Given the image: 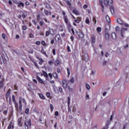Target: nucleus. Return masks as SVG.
<instances>
[{"label": "nucleus", "instance_id": "nucleus-21", "mask_svg": "<svg viewBox=\"0 0 129 129\" xmlns=\"http://www.w3.org/2000/svg\"><path fill=\"white\" fill-rule=\"evenodd\" d=\"M105 18L107 22H108V23H109V22H110V18H109V16H106Z\"/></svg>", "mask_w": 129, "mask_h": 129}, {"label": "nucleus", "instance_id": "nucleus-24", "mask_svg": "<svg viewBox=\"0 0 129 129\" xmlns=\"http://www.w3.org/2000/svg\"><path fill=\"white\" fill-rule=\"evenodd\" d=\"M43 74L44 76L45 77H46V78H47V77H48V74H47V73H46V72L43 71Z\"/></svg>", "mask_w": 129, "mask_h": 129}, {"label": "nucleus", "instance_id": "nucleus-15", "mask_svg": "<svg viewBox=\"0 0 129 129\" xmlns=\"http://www.w3.org/2000/svg\"><path fill=\"white\" fill-rule=\"evenodd\" d=\"M110 12H111V13L112 14V15H113V14H114V9H113V6H110Z\"/></svg>", "mask_w": 129, "mask_h": 129}, {"label": "nucleus", "instance_id": "nucleus-13", "mask_svg": "<svg viewBox=\"0 0 129 129\" xmlns=\"http://www.w3.org/2000/svg\"><path fill=\"white\" fill-rule=\"evenodd\" d=\"M44 13L46 15V16H49H49H51V12H49L48 11H47L46 10H44Z\"/></svg>", "mask_w": 129, "mask_h": 129}, {"label": "nucleus", "instance_id": "nucleus-3", "mask_svg": "<svg viewBox=\"0 0 129 129\" xmlns=\"http://www.w3.org/2000/svg\"><path fill=\"white\" fill-rule=\"evenodd\" d=\"M11 89H9L7 92L6 93V98L8 100V99H9V101H11Z\"/></svg>", "mask_w": 129, "mask_h": 129}, {"label": "nucleus", "instance_id": "nucleus-50", "mask_svg": "<svg viewBox=\"0 0 129 129\" xmlns=\"http://www.w3.org/2000/svg\"><path fill=\"white\" fill-rule=\"evenodd\" d=\"M108 2L109 3V5H111V4H112V3H113L112 0H108Z\"/></svg>", "mask_w": 129, "mask_h": 129}, {"label": "nucleus", "instance_id": "nucleus-45", "mask_svg": "<svg viewBox=\"0 0 129 129\" xmlns=\"http://www.w3.org/2000/svg\"><path fill=\"white\" fill-rule=\"evenodd\" d=\"M52 53H53V55H56V50L55 49H53L52 50Z\"/></svg>", "mask_w": 129, "mask_h": 129}, {"label": "nucleus", "instance_id": "nucleus-35", "mask_svg": "<svg viewBox=\"0 0 129 129\" xmlns=\"http://www.w3.org/2000/svg\"><path fill=\"white\" fill-rule=\"evenodd\" d=\"M29 108H27L25 111V113H26V114H28L29 113Z\"/></svg>", "mask_w": 129, "mask_h": 129}, {"label": "nucleus", "instance_id": "nucleus-22", "mask_svg": "<svg viewBox=\"0 0 129 129\" xmlns=\"http://www.w3.org/2000/svg\"><path fill=\"white\" fill-rule=\"evenodd\" d=\"M86 87L87 89H88V90H90V89L91 88L90 87V86H89V85L87 83H86Z\"/></svg>", "mask_w": 129, "mask_h": 129}, {"label": "nucleus", "instance_id": "nucleus-29", "mask_svg": "<svg viewBox=\"0 0 129 129\" xmlns=\"http://www.w3.org/2000/svg\"><path fill=\"white\" fill-rule=\"evenodd\" d=\"M67 72H68V77H69V75H70V69H69V68H67Z\"/></svg>", "mask_w": 129, "mask_h": 129}, {"label": "nucleus", "instance_id": "nucleus-49", "mask_svg": "<svg viewBox=\"0 0 129 129\" xmlns=\"http://www.w3.org/2000/svg\"><path fill=\"white\" fill-rule=\"evenodd\" d=\"M23 30H24V31H25V30H27V26H23L22 27Z\"/></svg>", "mask_w": 129, "mask_h": 129}, {"label": "nucleus", "instance_id": "nucleus-58", "mask_svg": "<svg viewBox=\"0 0 129 129\" xmlns=\"http://www.w3.org/2000/svg\"><path fill=\"white\" fill-rule=\"evenodd\" d=\"M126 128V124H124L123 126V129Z\"/></svg>", "mask_w": 129, "mask_h": 129}, {"label": "nucleus", "instance_id": "nucleus-56", "mask_svg": "<svg viewBox=\"0 0 129 129\" xmlns=\"http://www.w3.org/2000/svg\"><path fill=\"white\" fill-rule=\"evenodd\" d=\"M99 4L100 5V6H102V0H99Z\"/></svg>", "mask_w": 129, "mask_h": 129}, {"label": "nucleus", "instance_id": "nucleus-44", "mask_svg": "<svg viewBox=\"0 0 129 129\" xmlns=\"http://www.w3.org/2000/svg\"><path fill=\"white\" fill-rule=\"evenodd\" d=\"M123 25H124V27H126V28H128V27H129L128 24H127V23H123Z\"/></svg>", "mask_w": 129, "mask_h": 129}, {"label": "nucleus", "instance_id": "nucleus-47", "mask_svg": "<svg viewBox=\"0 0 129 129\" xmlns=\"http://www.w3.org/2000/svg\"><path fill=\"white\" fill-rule=\"evenodd\" d=\"M28 53H29L30 54L33 53V49H29L28 50Z\"/></svg>", "mask_w": 129, "mask_h": 129}, {"label": "nucleus", "instance_id": "nucleus-39", "mask_svg": "<svg viewBox=\"0 0 129 129\" xmlns=\"http://www.w3.org/2000/svg\"><path fill=\"white\" fill-rule=\"evenodd\" d=\"M73 13L75 15H77V14L78 13V12L76 10H74Z\"/></svg>", "mask_w": 129, "mask_h": 129}, {"label": "nucleus", "instance_id": "nucleus-25", "mask_svg": "<svg viewBox=\"0 0 129 129\" xmlns=\"http://www.w3.org/2000/svg\"><path fill=\"white\" fill-rule=\"evenodd\" d=\"M53 76L54 78H56V79H57V78H58V75H57V74L56 73H54L53 74Z\"/></svg>", "mask_w": 129, "mask_h": 129}, {"label": "nucleus", "instance_id": "nucleus-63", "mask_svg": "<svg viewBox=\"0 0 129 129\" xmlns=\"http://www.w3.org/2000/svg\"><path fill=\"white\" fill-rule=\"evenodd\" d=\"M44 33H43V32H42V31H41L40 32V36H44Z\"/></svg>", "mask_w": 129, "mask_h": 129}, {"label": "nucleus", "instance_id": "nucleus-17", "mask_svg": "<svg viewBox=\"0 0 129 129\" xmlns=\"http://www.w3.org/2000/svg\"><path fill=\"white\" fill-rule=\"evenodd\" d=\"M111 37L112 39H116V34H115V33L113 32L111 33Z\"/></svg>", "mask_w": 129, "mask_h": 129}, {"label": "nucleus", "instance_id": "nucleus-10", "mask_svg": "<svg viewBox=\"0 0 129 129\" xmlns=\"http://www.w3.org/2000/svg\"><path fill=\"white\" fill-rule=\"evenodd\" d=\"M109 30H110V25H109V24L106 25L105 32H106V31H108Z\"/></svg>", "mask_w": 129, "mask_h": 129}, {"label": "nucleus", "instance_id": "nucleus-5", "mask_svg": "<svg viewBox=\"0 0 129 129\" xmlns=\"http://www.w3.org/2000/svg\"><path fill=\"white\" fill-rule=\"evenodd\" d=\"M89 56H88V54L87 53H85L84 54V55L82 56V59L83 60H84V61H85V62H87L88 61V59H89Z\"/></svg>", "mask_w": 129, "mask_h": 129}, {"label": "nucleus", "instance_id": "nucleus-57", "mask_svg": "<svg viewBox=\"0 0 129 129\" xmlns=\"http://www.w3.org/2000/svg\"><path fill=\"white\" fill-rule=\"evenodd\" d=\"M36 45H40L41 44V42L39 41L36 42Z\"/></svg>", "mask_w": 129, "mask_h": 129}, {"label": "nucleus", "instance_id": "nucleus-14", "mask_svg": "<svg viewBox=\"0 0 129 129\" xmlns=\"http://www.w3.org/2000/svg\"><path fill=\"white\" fill-rule=\"evenodd\" d=\"M75 22H76L77 23L79 24L80 22H81V18L80 17H78L77 18V20H75Z\"/></svg>", "mask_w": 129, "mask_h": 129}, {"label": "nucleus", "instance_id": "nucleus-31", "mask_svg": "<svg viewBox=\"0 0 129 129\" xmlns=\"http://www.w3.org/2000/svg\"><path fill=\"white\" fill-rule=\"evenodd\" d=\"M108 124H109V120L107 121L106 124V128H108Z\"/></svg>", "mask_w": 129, "mask_h": 129}, {"label": "nucleus", "instance_id": "nucleus-53", "mask_svg": "<svg viewBox=\"0 0 129 129\" xmlns=\"http://www.w3.org/2000/svg\"><path fill=\"white\" fill-rule=\"evenodd\" d=\"M105 57H107L108 56H109V53L108 52H106L105 54Z\"/></svg>", "mask_w": 129, "mask_h": 129}, {"label": "nucleus", "instance_id": "nucleus-55", "mask_svg": "<svg viewBox=\"0 0 129 129\" xmlns=\"http://www.w3.org/2000/svg\"><path fill=\"white\" fill-rule=\"evenodd\" d=\"M102 7V11L103 13V12H104V7L103 6V5H101Z\"/></svg>", "mask_w": 129, "mask_h": 129}, {"label": "nucleus", "instance_id": "nucleus-34", "mask_svg": "<svg viewBox=\"0 0 129 129\" xmlns=\"http://www.w3.org/2000/svg\"><path fill=\"white\" fill-rule=\"evenodd\" d=\"M39 97H40V98H41L42 99H45V97H44V96H43V95L42 94H39Z\"/></svg>", "mask_w": 129, "mask_h": 129}, {"label": "nucleus", "instance_id": "nucleus-18", "mask_svg": "<svg viewBox=\"0 0 129 129\" xmlns=\"http://www.w3.org/2000/svg\"><path fill=\"white\" fill-rule=\"evenodd\" d=\"M54 64H55V66H58V65H59L60 64V61L58 59H56L55 60Z\"/></svg>", "mask_w": 129, "mask_h": 129}, {"label": "nucleus", "instance_id": "nucleus-60", "mask_svg": "<svg viewBox=\"0 0 129 129\" xmlns=\"http://www.w3.org/2000/svg\"><path fill=\"white\" fill-rule=\"evenodd\" d=\"M33 37H34V35H33L32 34H29V38H33Z\"/></svg>", "mask_w": 129, "mask_h": 129}, {"label": "nucleus", "instance_id": "nucleus-43", "mask_svg": "<svg viewBox=\"0 0 129 129\" xmlns=\"http://www.w3.org/2000/svg\"><path fill=\"white\" fill-rule=\"evenodd\" d=\"M46 36H48L50 35V32L49 31H46L45 34Z\"/></svg>", "mask_w": 129, "mask_h": 129}, {"label": "nucleus", "instance_id": "nucleus-2", "mask_svg": "<svg viewBox=\"0 0 129 129\" xmlns=\"http://www.w3.org/2000/svg\"><path fill=\"white\" fill-rule=\"evenodd\" d=\"M63 19L64 20L65 23H66L67 25L68 26V27L69 28V29H70V28L72 27V26H71V24L70 23L69 21H68V18H67V16H63Z\"/></svg>", "mask_w": 129, "mask_h": 129}, {"label": "nucleus", "instance_id": "nucleus-64", "mask_svg": "<svg viewBox=\"0 0 129 129\" xmlns=\"http://www.w3.org/2000/svg\"><path fill=\"white\" fill-rule=\"evenodd\" d=\"M60 69L58 68V69H57V73H60Z\"/></svg>", "mask_w": 129, "mask_h": 129}, {"label": "nucleus", "instance_id": "nucleus-62", "mask_svg": "<svg viewBox=\"0 0 129 129\" xmlns=\"http://www.w3.org/2000/svg\"><path fill=\"white\" fill-rule=\"evenodd\" d=\"M46 96H47V97H50V93L47 92L46 93Z\"/></svg>", "mask_w": 129, "mask_h": 129}, {"label": "nucleus", "instance_id": "nucleus-30", "mask_svg": "<svg viewBox=\"0 0 129 129\" xmlns=\"http://www.w3.org/2000/svg\"><path fill=\"white\" fill-rule=\"evenodd\" d=\"M39 60H40V62H39V64H40V65H42L43 64V62H44V60H43L41 58H40Z\"/></svg>", "mask_w": 129, "mask_h": 129}, {"label": "nucleus", "instance_id": "nucleus-40", "mask_svg": "<svg viewBox=\"0 0 129 129\" xmlns=\"http://www.w3.org/2000/svg\"><path fill=\"white\" fill-rule=\"evenodd\" d=\"M97 32H101V28H100V27H98V28H97Z\"/></svg>", "mask_w": 129, "mask_h": 129}, {"label": "nucleus", "instance_id": "nucleus-23", "mask_svg": "<svg viewBox=\"0 0 129 129\" xmlns=\"http://www.w3.org/2000/svg\"><path fill=\"white\" fill-rule=\"evenodd\" d=\"M92 43H95V36H92L91 38Z\"/></svg>", "mask_w": 129, "mask_h": 129}, {"label": "nucleus", "instance_id": "nucleus-48", "mask_svg": "<svg viewBox=\"0 0 129 129\" xmlns=\"http://www.w3.org/2000/svg\"><path fill=\"white\" fill-rule=\"evenodd\" d=\"M50 109H51V110H53V109H54V107H53V105H52V104H51L50 105Z\"/></svg>", "mask_w": 129, "mask_h": 129}, {"label": "nucleus", "instance_id": "nucleus-46", "mask_svg": "<svg viewBox=\"0 0 129 129\" xmlns=\"http://www.w3.org/2000/svg\"><path fill=\"white\" fill-rule=\"evenodd\" d=\"M41 44H42V45H43V46H46V42H45L44 41H42L41 42Z\"/></svg>", "mask_w": 129, "mask_h": 129}, {"label": "nucleus", "instance_id": "nucleus-20", "mask_svg": "<svg viewBox=\"0 0 129 129\" xmlns=\"http://www.w3.org/2000/svg\"><path fill=\"white\" fill-rule=\"evenodd\" d=\"M49 32L50 33V35H54V30H53V29H49Z\"/></svg>", "mask_w": 129, "mask_h": 129}, {"label": "nucleus", "instance_id": "nucleus-27", "mask_svg": "<svg viewBox=\"0 0 129 129\" xmlns=\"http://www.w3.org/2000/svg\"><path fill=\"white\" fill-rule=\"evenodd\" d=\"M69 82H71V83H74V78L72 77L71 79L70 80Z\"/></svg>", "mask_w": 129, "mask_h": 129}, {"label": "nucleus", "instance_id": "nucleus-6", "mask_svg": "<svg viewBox=\"0 0 129 129\" xmlns=\"http://www.w3.org/2000/svg\"><path fill=\"white\" fill-rule=\"evenodd\" d=\"M62 83L63 88H67L68 85L67 84V81L66 80H62Z\"/></svg>", "mask_w": 129, "mask_h": 129}, {"label": "nucleus", "instance_id": "nucleus-28", "mask_svg": "<svg viewBox=\"0 0 129 129\" xmlns=\"http://www.w3.org/2000/svg\"><path fill=\"white\" fill-rule=\"evenodd\" d=\"M86 23V24H89V23L90 22V21H89V19L88 18V17H87L86 18V20H85Z\"/></svg>", "mask_w": 129, "mask_h": 129}, {"label": "nucleus", "instance_id": "nucleus-38", "mask_svg": "<svg viewBox=\"0 0 129 129\" xmlns=\"http://www.w3.org/2000/svg\"><path fill=\"white\" fill-rule=\"evenodd\" d=\"M0 87H4V82L0 81Z\"/></svg>", "mask_w": 129, "mask_h": 129}, {"label": "nucleus", "instance_id": "nucleus-42", "mask_svg": "<svg viewBox=\"0 0 129 129\" xmlns=\"http://www.w3.org/2000/svg\"><path fill=\"white\" fill-rule=\"evenodd\" d=\"M102 65H103V66H105V65H106V60H104L103 61Z\"/></svg>", "mask_w": 129, "mask_h": 129}, {"label": "nucleus", "instance_id": "nucleus-54", "mask_svg": "<svg viewBox=\"0 0 129 129\" xmlns=\"http://www.w3.org/2000/svg\"><path fill=\"white\" fill-rule=\"evenodd\" d=\"M66 4L68 5V6H71V3H70L69 2L67 1Z\"/></svg>", "mask_w": 129, "mask_h": 129}, {"label": "nucleus", "instance_id": "nucleus-4", "mask_svg": "<svg viewBox=\"0 0 129 129\" xmlns=\"http://www.w3.org/2000/svg\"><path fill=\"white\" fill-rule=\"evenodd\" d=\"M127 30H128L127 28L122 27L121 29L120 34H121V37H123V35H124V34H125V32H127Z\"/></svg>", "mask_w": 129, "mask_h": 129}, {"label": "nucleus", "instance_id": "nucleus-59", "mask_svg": "<svg viewBox=\"0 0 129 129\" xmlns=\"http://www.w3.org/2000/svg\"><path fill=\"white\" fill-rule=\"evenodd\" d=\"M36 18L37 20H40V15H37Z\"/></svg>", "mask_w": 129, "mask_h": 129}, {"label": "nucleus", "instance_id": "nucleus-37", "mask_svg": "<svg viewBox=\"0 0 129 129\" xmlns=\"http://www.w3.org/2000/svg\"><path fill=\"white\" fill-rule=\"evenodd\" d=\"M12 123H13L12 122H11L9 125L8 127V129H11L12 128Z\"/></svg>", "mask_w": 129, "mask_h": 129}, {"label": "nucleus", "instance_id": "nucleus-61", "mask_svg": "<svg viewBox=\"0 0 129 129\" xmlns=\"http://www.w3.org/2000/svg\"><path fill=\"white\" fill-rule=\"evenodd\" d=\"M55 115H59V112L58 111H55Z\"/></svg>", "mask_w": 129, "mask_h": 129}, {"label": "nucleus", "instance_id": "nucleus-16", "mask_svg": "<svg viewBox=\"0 0 129 129\" xmlns=\"http://www.w3.org/2000/svg\"><path fill=\"white\" fill-rule=\"evenodd\" d=\"M103 3L104 5L106 6V7H107V6L108 5L109 6V3H108V0H104Z\"/></svg>", "mask_w": 129, "mask_h": 129}, {"label": "nucleus", "instance_id": "nucleus-41", "mask_svg": "<svg viewBox=\"0 0 129 129\" xmlns=\"http://www.w3.org/2000/svg\"><path fill=\"white\" fill-rule=\"evenodd\" d=\"M115 30L116 32H118V31H119V27L118 26H116Z\"/></svg>", "mask_w": 129, "mask_h": 129}, {"label": "nucleus", "instance_id": "nucleus-11", "mask_svg": "<svg viewBox=\"0 0 129 129\" xmlns=\"http://www.w3.org/2000/svg\"><path fill=\"white\" fill-rule=\"evenodd\" d=\"M117 22L118 24L121 25V26L123 25V22H122V21H121V19H117Z\"/></svg>", "mask_w": 129, "mask_h": 129}, {"label": "nucleus", "instance_id": "nucleus-33", "mask_svg": "<svg viewBox=\"0 0 129 129\" xmlns=\"http://www.w3.org/2000/svg\"><path fill=\"white\" fill-rule=\"evenodd\" d=\"M14 104L15 105V107L17 108V109H18V108H19V105L18 104V103H17V102H15V103H14Z\"/></svg>", "mask_w": 129, "mask_h": 129}, {"label": "nucleus", "instance_id": "nucleus-19", "mask_svg": "<svg viewBox=\"0 0 129 129\" xmlns=\"http://www.w3.org/2000/svg\"><path fill=\"white\" fill-rule=\"evenodd\" d=\"M24 3L20 2V3H18V7H22V8H24Z\"/></svg>", "mask_w": 129, "mask_h": 129}, {"label": "nucleus", "instance_id": "nucleus-52", "mask_svg": "<svg viewBox=\"0 0 129 129\" xmlns=\"http://www.w3.org/2000/svg\"><path fill=\"white\" fill-rule=\"evenodd\" d=\"M2 37L3 39H4V40H6V35H5V34H2Z\"/></svg>", "mask_w": 129, "mask_h": 129}, {"label": "nucleus", "instance_id": "nucleus-12", "mask_svg": "<svg viewBox=\"0 0 129 129\" xmlns=\"http://www.w3.org/2000/svg\"><path fill=\"white\" fill-rule=\"evenodd\" d=\"M105 38L106 40H108L109 39V33L105 32Z\"/></svg>", "mask_w": 129, "mask_h": 129}, {"label": "nucleus", "instance_id": "nucleus-8", "mask_svg": "<svg viewBox=\"0 0 129 129\" xmlns=\"http://www.w3.org/2000/svg\"><path fill=\"white\" fill-rule=\"evenodd\" d=\"M22 97H20L19 98V109L20 110H21V109H22Z\"/></svg>", "mask_w": 129, "mask_h": 129}, {"label": "nucleus", "instance_id": "nucleus-51", "mask_svg": "<svg viewBox=\"0 0 129 129\" xmlns=\"http://www.w3.org/2000/svg\"><path fill=\"white\" fill-rule=\"evenodd\" d=\"M48 76L50 77V79H52V74L49 73L48 74Z\"/></svg>", "mask_w": 129, "mask_h": 129}, {"label": "nucleus", "instance_id": "nucleus-1", "mask_svg": "<svg viewBox=\"0 0 129 129\" xmlns=\"http://www.w3.org/2000/svg\"><path fill=\"white\" fill-rule=\"evenodd\" d=\"M32 124L31 123V119H29L28 121H26L25 122L24 126L25 129H29V126L31 127Z\"/></svg>", "mask_w": 129, "mask_h": 129}, {"label": "nucleus", "instance_id": "nucleus-7", "mask_svg": "<svg viewBox=\"0 0 129 129\" xmlns=\"http://www.w3.org/2000/svg\"><path fill=\"white\" fill-rule=\"evenodd\" d=\"M77 34L78 37H79L80 38H84V34H83V33H82V32H77Z\"/></svg>", "mask_w": 129, "mask_h": 129}, {"label": "nucleus", "instance_id": "nucleus-26", "mask_svg": "<svg viewBox=\"0 0 129 129\" xmlns=\"http://www.w3.org/2000/svg\"><path fill=\"white\" fill-rule=\"evenodd\" d=\"M18 122L19 126H22V123L21 122V119H18Z\"/></svg>", "mask_w": 129, "mask_h": 129}, {"label": "nucleus", "instance_id": "nucleus-32", "mask_svg": "<svg viewBox=\"0 0 129 129\" xmlns=\"http://www.w3.org/2000/svg\"><path fill=\"white\" fill-rule=\"evenodd\" d=\"M12 99H13V102H14V103L15 102H17V101H16V99L15 98V96L14 95L12 96Z\"/></svg>", "mask_w": 129, "mask_h": 129}, {"label": "nucleus", "instance_id": "nucleus-9", "mask_svg": "<svg viewBox=\"0 0 129 129\" xmlns=\"http://www.w3.org/2000/svg\"><path fill=\"white\" fill-rule=\"evenodd\" d=\"M37 80H38L39 82H40V83H41V84H45V83H44V81H43V80L42 79H41V78H40L39 76H37Z\"/></svg>", "mask_w": 129, "mask_h": 129}, {"label": "nucleus", "instance_id": "nucleus-36", "mask_svg": "<svg viewBox=\"0 0 129 129\" xmlns=\"http://www.w3.org/2000/svg\"><path fill=\"white\" fill-rule=\"evenodd\" d=\"M41 52V53H42V54H44V55L47 56V54H46V52H45V50H44V49H42Z\"/></svg>", "mask_w": 129, "mask_h": 129}]
</instances>
